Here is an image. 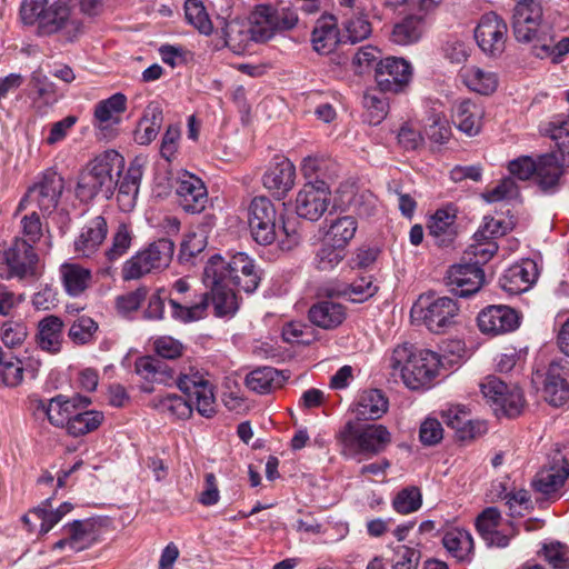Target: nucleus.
Instances as JSON below:
<instances>
[{"instance_id": "nucleus-1", "label": "nucleus", "mask_w": 569, "mask_h": 569, "mask_svg": "<svg viewBox=\"0 0 569 569\" xmlns=\"http://www.w3.org/2000/svg\"><path fill=\"white\" fill-rule=\"evenodd\" d=\"M134 370L146 382L171 386L178 388L191 400L196 401V410L206 418L216 413V397L213 386L207 375L197 366L190 363L183 367L178 377L166 363L153 357L138 358Z\"/></svg>"}, {"instance_id": "nucleus-2", "label": "nucleus", "mask_w": 569, "mask_h": 569, "mask_svg": "<svg viewBox=\"0 0 569 569\" xmlns=\"http://www.w3.org/2000/svg\"><path fill=\"white\" fill-rule=\"evenodd\" d=\"M386 368L411 390H426L433 386L441 368V357L429 349L411 343L397 345L385 356Z\"/></svg>"}, {"instance_id": "nucleus-3", "label": "nucleus", "mask_w": 569, "mask_h": 569, "mask_svg": "<svg viewBox=\"0 0 569 569\" xmlns=\"http://www.w3.org/2000/svg\"><path fill=\"white\" fill-rule=\"evenodd\" d=\"M123 166L124 159L116 150H106L96 156L78 176L77 198L90 201L99 193L109 198L114 188V177L119 176Z\"/></svg>"}, {"instance_id": "nucleus-4", "label": "nucleus", "mask_w": 569, "mask_h": 569, "mask_svg": "<svg viewBox=\"0 0 569 569\" xmlns=\"http://www.w3.org/2000/svg\"><path fill=\"white\" fill-rule=\"evenodd\" d=\"M218 281L228 282L247 293H252L259 286L260 276L253 259L244 252H237L229 260L214 254L206 263L203 282Z\"/></svg>"}, {"instance_id": "nucleus-5", "label": "nucleus", "mask_w": 569, "mask_h": 569, "mask_svg": "<svg viewBox=\"0 0 569 569\" xmlns=\"http://www.w3.org/2000/svg\"><path fill=\"white\" fill-rule=\"evenodd\" d=\"M459 311L457 300L428 292L420 295L415 301L410 319L413 325H422L430 332L442 333L456 325Z\"/></svg>"}, {"instance_id": "nucleus-6", "label": "nucleus", "mask_w": 569, "mask_h": 569, "mask_svg": "<svg viewBox=\"0 0 569 569\" xmlns=\"http://www.w3.org/2000/svg\"><path fill=\"white\" fill-rule=\"evenodd\" d=\"M338 440L341 452L348 458L372 457L382 452L391 442L390 431L382 425L356 426L349 421L340 430Z\"/></svg>"}, {"instance_id": "nucleus-7", "label": "nucleus", "mask_w": 569, "mask_h": 569, "mask_svg": "<svg viewBox=\"0 0 569 569\" xmlns=\"http://www.w3.org/2000/svg\"><path fill=\"white\" fill-rule=\"evenodd\" d=\"M174 243L168 238L158 239L128 259L121 269L123 280H136L167 268L173 257Z\"/></svg>"}, {"instance_id": "nucleus-8", "label": "nucleus", "mask_w": 569, "mask_h": 569, "mask_svg": "<svg viewBox=\"0 0 569 569\" xmlns=\"http://www.w3.org/2000/svg\"><path fill=\"white\" fill-rule=\"evenodd\" d=\"M399 14L405 17L395 23L390 40L399 46L415 44L426 31V14L430 11L428 0H395Z\"/></svg>"}, {"instance_id": "nucleus-9", "label": "nucleus", "mask_w": 569, "mask_h": 569, "mask_svg": "<svg viewBox=\"0 0 569 569\" xmlns=\"http://www.w3.org/2000/svg\"><path fill=\"white\" fill-rule=\"evenodd\" d=\"M565 121H553L552 124H559L552 139L556 140L558 154L549 153L540 156L537 160L536 181L538 186L546 192H553L559 186L560 178L563 173V166L569 164V131L562 128Z\"/></svg>"}, {"instance_id": "nucleus-10", "label": "nucleus", "mask_w": 569, "mask_h": 569, "mask_svg": "<svg viewBox=\"0 0 569 569\" xmlns=\"http://www.w3.org/2000/svg\"><path fill=\"white\" fill-rule=\"evenodd\" d=\"M168 299L171 317L181 323L199 321L207 315L208 293L192 291L186 278H180L173 282Z\"/></svg>"}, {"instance_id": "nucleus-11", "label": "nucleus", "mask_w": 569, "mask_h": 569, "mask_svg": "<svg viewBox=\"0 0 569 569\" xmlns=\"http://www.w3.org/2000/svg\"><path fill=\"white\" fill-rule=\"evenodd\" d=\"M297 22V13L289 8L274 9L270 6H259L252 14L250 36L243 34L239 43L248 39L264 42L271 39L276 31L292 29Z\"/></svg>"}, {"instance_id": "nucleus-12", "label": "nucleus", "mask_w": 569, "mask_h": 569, "mask_svg": "<svg viewBox=\"0 0 569 569\" xmlns=\"http://www.w3.org/2000/svg\"><path fill=\"white\" fill-rule=\"evenodd\" d=\"M63 188V178L56 171L48 170L28 189L18 206V210L31 207L43 213H51L58 207Z\"/></svg>"}, {"instance_id": "nucleus-13", "label": "nucleus", "mask_w": 569, "mask_h": 569, "mask_svg": "<svg viewBox=\"0 0 569 569\" xmlns=\"http://www.w3.org/2000/svg\"><path fill=\"white\" fill-rule=\"evenodd\" d=\"M542 6L540 0L519 1L513 9L512 30L519 42H539L540 36L547 33L550 28L542 20Z\"/></svg>"}, {"instance_id": "nucleus-14", "label": "nucleus", "mask_w": 569, "mask_h": 569, "mask_svg": "<svg viewBox=\"0 0 569 569\" xmlns=\"http://www.w3.org/2000/svg\"><path fill=\"white\" fill-rule=\"evenodd\" d=\"M38 32L43 36L59 33L64 41H73L81 30V23L66 3H53L48 9L41 8Z\"/></svg>"}, {"instance_id": "nucleus-15", "label": "nucleus", "mask_w": 569, "mask_h": 569, "mask_svg": "<svg viewBox=\"0 0 569 569\" xmlns=\"http://www.w3.org/2000/svg\"><path fill=\"white\" fill-rule=\"evenodd\" d=\"M248 223L253 240L262 246L277 238V210L267 197H256L248 207Z\"/></svg>"}, {"instance_id": "nucleus-16", "label": "nucleus", "mask_w": 569, "mask_h": 569, "mask_svg": "<svg viewBox=\"0 0 569 569\" xmlns=\"http://www.w3.org/2000/svg\"><path fill=\"white\" fill-rule=\"evenodd\" d=\"M411 78L412 67L403 58L387 57L376 66L375 79L381 92H402Z\"/></svg>"}, {"instance_id": "nucleus-17", "label": "nucleus", "mask_w": 569, "mask_h": 569, "mask_svg": "<svg viewBox=\"0 0 569 569\" xmlns=\"http://www.w3.org/2000/svg\"><path fill=\"white\" fill-rule=\"evenodd\" d=\"M569 477V461L557 446L547 457V462L532 480L533 488L543 495L558 491Z\"/></svg>"}, {"instance_id": "nucleus-18", "label": "nucleus", "mask_w": 569, "mask_h": 569, "mask_svg": "<svg viewBox=\"0 0 569 569\" xmlns=\"http://www.w3.org/2000/svg\"><path fill=\"white\" fill-rule=\"evenodd\" d=\"M507 23L495 12L485 13L475 30V39L479 48L488 56H500L507 41Z\"/></svg>"}, {"instance_id": "nucleus-19", "label": "nucleus", "mask_w": 569, "mask_h": 569, "mask_svg": "<svg viewBox=\"0 0 569 569\" xmlns=\"http://www.w3.org/2000/svg\"><path fill=\"white\" fill-rule=\"evenodd\" d=\"M476 527L480 537L488 546L503 548L517 535V529L511 521L503 520L497 508L485 509L476 520Z\"/></svg>"}, {"instance_id": "nucleus-20", "label": "nucleus", "mask_w": 569, "mask_h": 569, "mask_svg": "<svg viewBox=\"0 0 569 569\" xmlns=\"http://www.w3.org/2000/svg\"><path fill=\"white\" fill-rule=\"evenodd\" d=\"M330 190L325 181L307 182L296 198V212L310 221L319 220L329 206Z\"/></svg>"}, {"instance_id": "nucleus-21", "label": "nucleus", "mask_w": 569, "mask_h": 569, "mask_svg": "<svg viewBox=\"0 0 569 569\" xmlns=\"http://www.w3.org/2000/svg\"><path fill=\"white\" fill-rule=\"evenodd\" d=\"M477 322L482 333L499 336L515 331L520 325V317L508 306L492 305L479 312Z\"/></svg>"}, {"instance_id": "nucleus-22", "label": "nucleus", "mask_w": 569, "mask_h": 569, "mask_svg": "<svg viewBox=\"0 0 569 569\" xmlns=\"http://www.w3.org/2000/svg\"><path fill=\"white\" fill-rule=\"evenodd\" d=\"M127 97L117 92L94 106L92 123L103 138L114 136L116 127L120 124L127 110Z\"/></svg>"}, {"instance_id": "nucleus-23", "label": "nucleus", "mask_w": 569, "mask_h": 569, "mask_svg": "<svg viewBox=\"0 0 569 569\" xmlns=\"http://www.w3.org/2000/svg\"><path fill=\"white\" fill-rule=\"evenodd\" d=\"M4 267L0 266L1 278H23L33 273L37 254L32 244L16 239L12 246L3 253Z\"/></svg>"}, {"instance_id": "nucleus-24", "label": "nucleus", "mask_w": 569, "mask_h": 569, "mask_svg": "<svg viewBox=\"0 0 569 569\" xmlns=\"http://www.w3.org/2000/svg\"><path fill=\"white\" fill-rule=\"evenodd\" d=\"M176 194L179 206L186 212L199 213L208 203V191L203 181L188 171L178 176Z\"/></svg>"}, {"instance_id": "nucleus-25", "label": "nucleus", "mask_w": 569, "mask_h": 569, "mask_svg": "<svg viewBox=\"0 0 569 569\" xmlns=\"http://www.w3.org/2000/svg\"><path fill=\"white\" fill-rule=\"evenodd\" d=\"M62 538L53 543L52 550L69 549L80 552L97 541L96 526L90 520H74L61 528Z\"/></svg>"}, {"instance_id": "nucleus-26", "label": "nucleus", "mask_w": 569, "mask_h": 569, "mask_svg": "<svg viewBox=\"0 0 569 569\" xmlns=\"http://www.w3.org/2000/svg\"><path fill=\"white\" fill-rule=\"evenodd\" d=\"M90 399L83 396L68 398L63 395L56 396L48 401H40L38 410L43 412L49 422L58 428L68 430L72 416L79 405H90Z\"/></svg>"}, {"instance_id": "nucleus-27", "label": "nucleus", "mask_w": 569, "mask_h": 569, "mask_svg": "<svg viewBox=\"0 0 569 569\" xmlns=\"http://www.w3.org/2000/svg\"><path fill=\"white\" fill-rule=\"evenodd\" d=\"M296 167L286 157H274L262 177V183L273 196L283 198L293 188Z\"/></svg>"}, {"instance_id": "nucleus-28", "label": "nucleus", "mask_w": 569, "mask_h": 569, "mask_svg": "<svg viewBox=\"0 0 569 569\" xmlns=\"http://www.w3.org/2000/svg\"><path fill=\"white\" fill-rule=\"evenodd\" d=\"M539 269L536 261L523 259L509 267L501 276L499 283L509 295H519L528 291L537 281Z\"/></svg>"}, {"instance_id": "nucleus-29", "label": "nucleus", "mask_w": 569, "mask_h": 569, "mask_svg": "<svg viewBox=\"0 0 569 569\" xmlns=\"http://www.w3.org/2000/svg\"><path fill=\"white\" fill-rule=\"evenodd\" d=\"M440 417L460 440H470L487 431L483 421L470 419V412L463 405H449L440 411Z\"/></svg>"}, {"instance_id": "nucleus-30", "label": "nucleus", "mask_w": 569, "mask_h": 569, "mask_svg": "<svg viewBox=\"0 0 569 569\" xmlns=\"http://www.w3.org/2000/svg\"><path fill=\"white\" fill-rule=\"evenodd\" d=\"M448 284L460 297L476 293L483 284V270L471 263L456 264L448 270Z\"/></svg>"}, {"instance_id": "nucleus-31", "label": "nucleus", "mask_w": 569, "mask_h": 569, "mask_svg": "<svg viewBox=\"0 0 569 569\" xmlns=\"http://www.w3.org/2000/svg\"><path fill=\"white\" fill-rule=\"evenodd\" d=\"M428 234L439 247H448L458 236L457 210L452 207L438 209L428 220Z\"/></svg>"}, {"instance_id": "nucleus-32", "label": "nucleus", "mask_w": 569, "mask_h": 569, "mask_svg": "<svg viewBox=\"0 0 569 569\" xmlns=\"http://www.w3.org/2000/svg\"><path fill=\"white\" fill-rule=\"evenodd\" d=\"M108 233L107 221L98 216L87 222L74 240V252L83 258L92 257L102 246Z\"/></svg>"}, {"instance_id": "nucleus-33", "label": "nucleus", "mask_w": 569, "mask_h": 569, "mask_svg": "<svg viewBox=\"0 0 569 569\" xmlns=\"http://www.w3.org/2000/svg\"><path fill=\"white\" fill-rule=\"evenodd\" d=\"M142 176L143 163L137 158L130 163L126 174L119 181L117 201L122 211L129 212L136 207Z\"/></svg>"}, {"instance_id": "nucleus-34", "label": "nucleus", "mask_w": 569, "mask_h": 569, "mask_svg": "<svg viewBox=\"0 0 569 569\" xmlns=\"http://www.w3.org/2000/svg\"><path fill=\"white\" fill-rule=\"evenodd\" d=\"M545 399L555 407H561L569 401V370L551 363L548 368L545 387Z\"/></svg>"}, {"instance_id": "nucleus-35", "label": "nucleus", "mask_w": 569, "mask_h": 569, "mask_svg": "<svg viewBox=\"0 0 569 569\" xmlns=\"http://www.w3.org/2000/svg\"><path fill=\"white\" fill-rule=\"evenodd\" d=\"M340 41L341 38L335 17L325 16L317 20L311 34L315 51L320 54H329Z\"/></svg>"}, {"instance_id": "nucleus-36", "label": "nucleus", "mask_w": 569, "mask_h": 569, "mask_svg": "<svg viewBox=\"0 0 569 569\" xmlns=\"http://www.w3.org/2000/svg\"><path fill=\"white\" fill-rule=\"evenodd\" d=\"M483 114L481 106L471 100H462L455 106L452 119L461 132L473 137L481 130Z\"/></svg>"}, {"instance_id": "nucleus-37", "label": "nucleus", "mask_w": 569, "mask_h": 569, "mask_svg": "<svg viewBox=\"0 0 569 569\" xmlns=\"http://www.w3.org/2000/svg\"><path fill=\"white\" fill-rule=\"evenodd\" d=\"M63 321L58 316L49 315L38 323L37 343L49 353H58L62 348Z\"/></svg>"}, {"instance_id": "nucleus-38", "label": "nucleus", "mask_w": 569, "mask_h": 569, "mask_svg": "<svg viewBox=\"0 0 569 569\" xmlns=\"http://www.w3.org/2000/svg\"><path fill=\"white\" fill-rule=\"evenodd\" d=\"M310 322L321 329L332 330L346 319V309L342 305L331 300L315 303L308 312Z\"/></svg>"}, {"instance_id": "nucleus-39", "label": "nucleus", "mask_w": 569, "mask_h": 569, "mask_svg": "<svg viewBox=\"0 0 569 569\" xmlns=\"http://www.w3.org/2000/svg\"><path fill=\"white\" fill-rule=\"evenodd\" d=\"M60 278L66 292L79 297L91 286L92 272L79 263L66 262L60 267Z\"/></svg>"}, {"instance_id": "nucleus-40", "label": "nucleus", "mask_w": 569, "mask_h": 569, "mask_svg": "<svg viewBox=\"0 0 569 569\" xmlns=\"http://www.w3.org/2000/svg\"><path fill=\"white\" fill-rule=\"evenodd\" d=\"M388 410V399L378 389L363 390L356 403L353 411L358 419L376 420Z\"/></svg>"}, {"instance_id": "nucleus-41", "label": "nucleus", "mask_w": 569, "mask_h": 569, "mask_svg": "<svg viewBox=\"0 0 569 569\" xmlns=\"http://www.w3.org/2000/svg\"><path fill=\"white\" fill-rule=\"evenodd\" d=\"M358 222L352 216H340L327 220L325 241L336 248H347L355 238Z\"/></svg>"}, {"instance_id": "nucleus-42", "label": "nucleus", "mask_w": 569, "mask_h": 569, "mask_svg": "<svg viewBox=\"0 0 569 569\" xmlns=\"http://www.w3.org/2000/svg\"><path fill=\"white\" fill-rule=\"evenodd\" d=\"M459 77L469 90L485 96L493 93L499 83L498 76L495 72L476 66L461 68Z\"/></svg>"}, {"instance_id": "nucleus-43", "label": "nucleus", "mask_w": 569, "mask_h": 569, "mask_svg": "<svg viewBox=\"0 0 569 569\" xmlns=\"http://www.w3.org/2000/svg\"><path fill=\"white\" fill-rule=\"evenodd\" d=\"M211 289V301L217 317H232L238 308L239 300L230 287L231 284L224 281L217 283H204Z\"/></svg>"}, {"instance_id": "nucleus-44", "label": "nucleus", "mask_w": 569, "mask_h": 569, "mask_svg": "<svg viewBox=\"0 0 569 569\" xmlns=\"http://www.w3.org/2000/svg\"><path fill=\"white\" fill-rule=\"evenodd\" d=\"M89 405L81 403L76 409L67 433L71 437H81L97 430L104 420L103 412L88 410Z\"/></svg>"}, {"instance_id": "nucleus-45", "label": "nucleus", "mask_w": 569, "mask_h": 569, "mask_svg": "<svg viewBox=\"0 0 569 569\" xmlns=\"http://www.w3.org/2000/svg\"><path fill=\"white\" fill-rule=\"evenodd\" d=\"M286 377L272 367H262L251 371L246 378L249 389L258 393H268L281 388Z\"/></svg>"}, {"instance_id": "nucleus-46", "label": "nucleus", "mask_w": 569, "mask_h": 569, "mask_svg": "<svg viewBox=\"0 0 569 569\" xmlns=\"http://www.w3.org/2000/svg\"><path fill=\"white\" fill-rule=\"evenodd\" d=\"M153 408L158 411L166 413L177 419H188L192 413V406L196 407L194 399L186 400L183 397L176 393H167L158 396L152 400Z\"/></svg>"}, {"instance_id": "nucleus-47", "label": "nucleus", "mask_w": 569, "mask_h": 569, "mask_svg": "<svg viewBox=\"0 0 569 569\" xmlns=\"http://www.w3.org/2000/svg\"><path fill=\"white\" fill-rule=\"evenodd\" d=\"M532 53L539 59H550L558 63L569 53V37L556 41L550 30L540 36L539 42L532 46Z\"/></svg>"}, {"instance_id": "nucleus-48", "label": "nucleus", "mask_w": 569, "mask_h": 569, "mask_svg": "<svg viewBox=\"0 0 569 569\" xmlns=\"http://www.w3.org/2000/svg\"><path fill=\"white\" fill-rule=\"evenodd\" d=\"M443 547L458 560H466L473 549V539L469 531L462 528L448 530L442 538Z\"/></svg>"}, {"instance_id": "nucleus-49", "label": "nucleus", "mask_w": 569, "mask_h": 569, "mask_svg": "<svg viewBox=\"0 0 569 569\" xmlns=\"http://www.w3.org/2000/svg\"><path fill=\"white\" fill-rule=\"evenodd\" d=\"M380 90H368L363 94L362 106L363 118L371 126H377L386 118L389 110V102Z\"/></svg>"}, {"instance_id": "nucleus-50", "label": "nucleus", "mask_w": 569, "mask_h": 569, "mask_svg": "<svg viewBox=\"0 0 569 569\" xmlns=\"http://www.w3.org/2000/svg\"><path fill=\"white\" fill-rule=\"evenodd\" d=\"M161 109L157 103H151L146 110L144 117L139 122L136 131V140L140 144H149L158 136L161 126Z\"/></svg>"}, {"instance_id": "nucleus-51", "label": "nucleus", "mask_w": 569, "mask_h": 569, "mask_svg": "<svg viewBox=\"0 0 569 569\" xmlns=\"http://www.w3.org/2000/svg\"><path fill=\"white\" fill-rule=\"evenodd\" d=\"M22 521L30 532L46 535L60 521V519L59 515H56L53 510H49L44 507H38L24 515L22 517Z\"/></svg>"}, {"instance_id": "nucleus-52", "label": "nucleus", "mask_w": 569, "mask_h": 569, "mask_svg": "<svg viewBox=\"0 0 569 569\" xmlns=\"http://www.w3.org/2000/svg\"><path fill=\"white\" fill-rule=\"evenodd\" d=\"M426 136L436 143H446L451 137V127L442 111L432 109L425 123Z\"/></svg>"}, {"instance_id": "nucleus-53", "label": "nucleus", "mask_w": 569, "mask_h": 569, "mask_svg": "<svg viewBox=\"0 0 569 569\" xmlns=\"http://www.w3.org/2000/svg\"><path fill=\"white\" fill-rule=\"evenodd\" d=\"M282 339L291 345H310L317 340L316 330L301 321H290L282 327Z\"/></svg>"}, {"instance_id": "nucleus-54", "label": "nucleus", "mask_w": 569, "mask_h": 569, "mask_svg": "<svg viewBox=\"0 0 569 569\" xmlns=\"http://www.w3.org/2000/svg\"><path fill=\"white\" fill-rule=\"evenodd\" d=\"M345 38L351 43L366 40L372 32L371 23L363 13H353L343 22Z\"/></svg>"}, {"instance_id": "nucleus-55", "label": "nucleus", "mask_w": 569, "mask_h": 569, "mask_svg": "<svg viewBox=\"0 0 569 569\" xmlns=\"http://www.w3.org/2000/svg\"><path fill=\"white\" fill-rule=\"evenodd\" d=\"M186 19L201 33L208 36L212 32L213 26L209 14L200 0H187L184 3Z\"/></svg>"}, {"instance_id": "nucleus-56", "label": "nucleus", "mask_w": 569, "mask_h": 569, "mask_svg": "<svg viewBox=\"0 0 569 569\" xmlns=\"http://www.w3.org/2000/svg\"><path fill=\"white\" fill-rule=\"evenodd\" d=\"M377 291L371 277H362L351 284H345L342 288L336 290L338 296H342L352 302H363L371 298Z\"/></svg>"}, {"instance_id": "nucleus-57", "label": "nucleus", "mask_w": 569, "mask_h": 569, "mask_svg": "<svg viewBox=\"0 0 569 569\" xmlns=\"http://www.w3.org/2000/svg\"><path fill=\"white\" fill-rule=\"evenodd\" d=\"M331 163V160L325 156L312 154L302 159L300 170L308 182L323 181Z\"/></svg>"}, {"instance_id": "nucleus-58", "label": "nucleus", "mask_w": 569, "mask_h": 569, "mask_svg": "<svg viewBox=\"0 0 569 569\" xmlns=\"http://www.w3.org/2000/svg\"><path fill=\"white\" fill-rule=\"evenodd\" d=\"M497 250L498 244L495 240L477 237L476 232L475 242L468 247L466 254L469 257L471 264L480 267V264L487 263L495 256Z\"/></svg>"}, {"instance_id": "nucleus-59", "label": "nucleus", "mask_w": 569, "mask_h": 569, "mask_svg": "<svg viewBox=\"0 0 569 569\" xmlns=\"http://www.w3.org/2000/svg\"><path fill=\"white\" fill-rule=\"evenodd\" d=\"M98 323L90 317L77 318L69 328V338L77 345H86L93 340Z\"/></svg>"}, {"instance_id": "nucleus-60", "label": "nucleus", "mask_w": 569, "mask_h": 569, "mask_svg": "<svg viewBox=\"0 0 569 569\" xmlns=\"http://www.w3.org/2000/svg\"><path fill=\"white\" fill-rule=\"evenodd\" d=\"M131 229L121 223L112 236L111 247L106 251V257L109 261H116L127 253L132 243Z\"/></svg>"}, {"instance_id": "nucleus-61", "label": "nucleus", "mask_w": 569, "mask_h": 569, "mask_svg": "<svg viewBox=\"0 0 569 569\" xmlns=\"http://www.w3.org/2000/svg\"><path fill=\"white\" fill-rule=\"evenodd\" d=\"M505 500L509 515L513 518L523 517L533 509L531 496L525 489H515L506 493Z\"/></svg>"}, {"instance_id": "nucleus-62", "label": "nucleus", "mask_w": 569, "mask_h": 569, "mask_svg": "<svg viewBox=\"0 0 569 569\" xmlns=\"http://www.w3.org/2000/svg\"><path fill=\"white\" fill-rule=\"evenodd\" d=\"M422 503V496L417 487L402 489L393 499V508L397 512L408 515L417 511Z\"/></svg>"}, {"instance_id": "nucleus-63", "label": "nucleus", "mask_w": 569, "mask_h": 569, "mask_svg": "<svg viewBox=\"0 0 569 569\" xmlns=\"http://www.w3.org/2000/svg\"><path fill=\"white\" fill-rule=\"evenodd\" d=\"M23 380V366L16 357H4L0 362V381L6 387H17Z\"/></svg>"}, {"instance_id": "nucleus-64", "label": "nucleus", "mask_w": 569, "mask_h": 569, "mask_svg": "<svg viewBox=\"0 0 569 569\" xmlns=\"http://www.w3.org/2000/svg\"><path fill=\"white\" fill-rule=\"evenodd\" d=\"M545 560L555 569H566L569 567V548L559 542L551 541L545 543L541 549Z\"/></svg>"}]
</instances>
